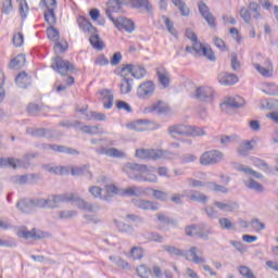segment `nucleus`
<instances>
[{"label": "nucleus", "mask_w": 278, "mask_h": 278, "mask_svg": "<svg viewBox=\"0 0 278 278\" xmlns=\"http://www.w3.org/2000/svg\"><path fill=\"white\" fill-rule=\"evenodd\" d=\"M33 210H55L60 207V203H72L76 205L78 210H86V212H92V204L86 202L79 195L75 193H62L52 194L47 199L43 198H31Z\"/></svg>", "instance_id": "1"}, {"label": "nucleus", "mask_w": 278, "mask_h": 278, "mask_svg": "<svg viewBox=\"0 0 278 278\" xmlns=\"http://www.w3.org/2000/svg\"><path fill=\"white\" fill-rule=\"evenodd\" d=\"M129 179L135 181H149L150 184H157V175L146 164L126 163L124 166Z\"/></svg>", "instance_id": "2"}, {"label": "nucleus", "mask_w": 278, "mask_h": 278, "mask_svg": "<svg viewBox=\"0 0 278 278\" xmlns=\"http://www.w3.org/2000/svg\"><path fill=\"white\" fill-rule=\"evenodd\" d=\"M177 155L176 153L163 150V149H137L135 157H138V160H173V157Z\"/></svg>", "instance_id": "3"}, {"label": "nucleus", "mask_w": 278, "mask_h": 278, "mask_svg": "<svg viewBox=\"0 0 278 278\" xmlns=\"http://www.w3.org/2000/svg\"><path fill=\"white\" fill-rule=\"evenodd\" d=\"M167 134L175 138V136H186L187 138H197L198 136H205V130L198 126H188L184 124L172 125L167 128Z\"/></svg>", "instance_id": "4"}, {"label": "nucleus", "mask_w": 278, "mask_h": 278, "mask_svg": "<svg viewBox=\"0 0 278 278\" xmlns=\"http://www.w3.org/2000/svg\"><path fill=\"white\" fill-rule=\"evenodd\" d=\"M164 251L169 253V255H176L178 257H186L188 262H193V264H205V257L197 255V247H191L189 250L190 257H188L182 250L178 249L177 247L173 245H163Z\"/></svg>", "instance_id": "5"}, {"label": "nucleus", "mask_w": 278, "mask_h": 278, "mask_svg": "<svg viewBox=\"0 0 278 278\" xmlns=\"http://www.w3.org/2000/svg\"><path fill=\"white\" fill-rule=\"evenodd\" d=\"M185 232L186 236H188L189 238H194V236H198V238H201V240H210V236H212L213 231H212V227H210L207 224L205 223H201V224H192L189 226L185 227Z\"/></svg>", "instance_id": "6"}, {"label": "nucleus", "mask_w": 278, "mask_h": 278, "mask_svg": "<svg viewBox=\"0 0 278 278\" xmlns=\"http://www.w3.org/2000/svg\"><path fill=\"white\" fill-rule=\"evenodd\" d=\"M51 68L62 76L68 75V73H77V67L70 61L62 59L60 55L52 59Z\"/></svg>", "instance_id": "7"}, {"label": "nucleus", "mask_w": 278, "mask_h": 278, "mask_svg": "<svg viewBox=\"0 0 278 278\" xmlns=\"http://www.w3.org/2000/svg\"><path fill=\"white\" fill-rule=\"evenodd\" d=\"M225 160V154L219 150H211L204 152L200 156V164L202 166H214V164H220Z\"/></svg>", "instance_id": "8"}, {"label": "nucleus", "mask_w": 278, "mask_h": 278, "mask_svg": "<svg viewBox=\"0 0 278 278\" xmlns=\"http://www.w3.org/2000/svg\"><path fill=\"white\" fill-rule=\"evenodd\" d=\"M40 5H45L47 11H45V21L48 25H55L58 23V17L55 16V8H58V1L55 0H41Z\"/></svg>", "instance_id": "9"}, {"label": "nucleus", "mask_w": 278, "mask_h": 278, "mask_svg": "<svg viewBox=\"0 0 278 278\" xmlns=\"http://www.w3.org/2000/svg\"><path fill=\"white\" fill-rule=\"evenodd\" d=\"M51 232L43 231L37 228H33L31 230H18L17 237L24 238V240H29V238H33V240H45L47 238H51Z\"/></svg>", "instance_id": "10"}, {"label": "nucleus", "mask_w": 278, "mask_h": 278, "mask_svg": "<svg viewBox=\"0 0 278 278\" xmlns=\"http://www.w3.org/2000/svg\"><path fill=\"white\" fill-rule=\"evenodd\" d=\"M155 93V84L153 80H147L139 85L137 88V97L139 99H151Z\"/></svg>", "instance_id": "11"}, {"label": "nucleus", "mask_w": 278, "mask_h": 278, "mask_svg": "<svg viewBox=\"0 0 278 278\" xmlns=\"http://www.w3.org/2000/svg\"><path fill=\"white\" fill-rule=\"evenodd\" d=\"M125 4H127V1L125 0H109L106 3L108 8L105 10L108 18H110V21L116 20V17H114V14H118V12H121V10L123 9V5Z\"/></svg>", "instance_id": "12"}, {"label": "nucleus", "mask_w": 278, "mask_h": 278, "mask_svg": "<svg viewBox=\"0 0 278 278\" xmlns=\"http://www.w3.org/2000/svg\"><path fill=\"white\" fill-rule=\"evenodd\" d=\"M198 8H199L200 14L202 15V18L206 21L207 25L212 29H216V17H214L212 12L210 11V7H207V4H205L204 2H200Z\"/></svg>", "instance_id": "13"}, {"label": "nucleus", "mask_w": 278, "mask_h": 278, "mask_svg": "<svg viewBox=\"0 0 278 278\" xmlns=\"http://www.w3.org/2000/svg\"><path fill=\"white\" fill-rule=\"evenodd\" d=\"M193 97L198 99V101L210 103L214 99V90L210 87H198Z\"/></svg>", "instance_id": "14"}, {"label": "nucleus", "mask_w": 278, "mask_h": 278, "mask_svg": "<svg viewBox=\"0 0 278 278\" xmlns=\"http://www.w3.org/2000/svg\"><path fill=\"white\" fill-rule=\"evenodd\" d=\"M135 131H147L153 129H160V125L150 119H138L132 124Z\"/></svg>", "instance_id": "15"}, {"label": "nucleus", "mask_w": 278, "mask_h": 278, "mask_svg": "<svg viewBox=\"0 0 278 278\" xmlns=\"http://www.w3.org/2000/svg\"><path fill=\"white\" fill-rule=\"evenodd\" d=\"M112 23L117 29H125V31H128V34H131V31L136 29V24L134 23V21L127 17L119 16L112 21Z\"/></svg>", "instance_id": "16"}, {"label": "nucleus", "mask_w": 278, "mask_h": 278, "mask_svg": "<svg viewBox=\"0 0 278 278\" xmlns=\"http://www.w3.org/2000/svg\"><path fill=\"white\" fill-rule=\"evenodd\" d=\"M128 72L135 79H142L147 76V70L142 65L126 64L122 67V73Z\"/></svg>", "instance_id": "17"}, {"label": "nucleus", "mask_w": 278, "mask_h": 278, "mask_svg": "<svg viewBox=\"0 0 278 278\" xmlns=\"http://www.w3.org/2000/svg\"><path fill=\"white\" fill-rule=\"evenodd\" d=\"M41 147L45 151L51 150V151H55L56 153H67V155H79L78 150L73 149V148H68L66 146L43 143Z\"/></svg>", "instance_id": "18"}, {"label": "nucleus", "mask_w": 278, "mask_h": 278, "mask_svg": "<svg viewBox=\"0 0 278 278\" xmlns=\"http://www.w3.org/2000/svg\"><path fill=\"white\" fill-rule=\"evenodd\" d=\"M218 83L222 86H236L238 81H240V78L236 74L227 73V72H222L217 76Z\"/></svg>", "instance_id": "19"}, {"label": "nucleus", "mask_w": 278, "mask_h": 278, "mask_svg": "<svg viewBox=\"0 0 278 278\" xmlns=\"http://www.w3.org/2000/svg\"><path fill=\"white\" fill-rule=\"evenodd\" d=\"M132 203L139 210H144V211L150 210L151 212H157V210H160V203L153 202L150 200L138 199V200H132Z\"/></svg>", "instance_id": "20"}, {"label": "nucleus", "mask_w": 278, "mask_h": 278, "mask_svg": "<svg viewBox=\"0 0 278 278\" xmlns=\"http://www.w3.org/2000/svg\"><path fill=\"white\" fill-rule=\"evenodd\" d=\"M232 166L233 169L238 170L239 173H244V175H249L250 177H254L255 179H264V175H262V173L256 172L244 164L232 163Z\"/></svg>", "instance_id": "21"}, {"label": "nucleus", "mask_w": 278, "mask_h": 278, "mask_svg": "<svg viewBox=\"0 0 278 278\" xmlns=\"http://www.w3.org/2000/svg\"><path fill=\"white\" fill-rule=\"evenodd\" d=\"M96 153L98 155H108V157H117V159L125 157V152H123L116 148L100 147V148L96 149Z\"/></svg>", "instance_id": "22"}, {"label": "nucleus", "mask_w": 278, "mask_h": 278, "mask_svg": "<svg viewBox=\"0 0 278 278\" xmlns=\"http://www.w3.org/2000/svg\"><path fill=\"white\" fill-rule=\"evenodd\" d=\"M16 207L22 212V214H34V212H36L34 210L31 198L20 199L16 203Z\"/></svg>", "instance_id": "23"}, {"label": "nucleus", "mask_w": 278, "mask_h": 278, "mask_svg": "<svg viewBox=\"0 0 278 278\" xmlns=\"http://www.w3.org/2000/svg\"><path fill=\"white\" fill-rule=\"evenodd\" d=\"M214 205L222 212H236V210H240V204H238V202L236 201H228L226 203L220 201H215Z\"/></svg>", "instance_id": "24"}, {"label": "nucleus", "mask_w": 278, "mask_h": 278, "mask_svg": "<svg viewBox=\"0 0 278 278\" xmlns=\"http://www.w3.org/2000/svg\"><path fill=\"white\" fill-rule=\"evenodd\" d=\"M71 175L73 177H88L89 179H92V172H90V164L83 165L80 167H72Z\"/></svg>", "instance_id": "25"}, {"label": "nucleus", "mask_w": 278, "mask_h": 278, "mask_svg": "<svg viewBox=\"0 0 278 278\" xmlns=\"http://www.w3.org/2000/svg\"><path fill=\"white\" fill-rule=\"evenodd\" d=\"M15 84L25 90L31 86V76H28L27 72H22L15 77Z\"/></svg>", "instance_id": "26"}, {"label": "nucleus", "mask_w": 278, "mask_h": 278, "mask_svg": "<svg viewBox=\"0 0 278 278\" xmlns=\"http://www.w3.org/2000/svg\"><path fill=\"white\" fill-rule=\"evenodd\" d=\"M244 106V99L240 96L235 98H228L223 104L222 108H231L232 110H238Z\"/></svg>", "instance_id": "27"}, {"label": "nucleus", "mask_w": 278, "mask_h": 278, "mask_svg": "<svg viewBox=\"0 0 278 278\" xmlns=\"http://www.w3.org/2000/svg\"><path fill=\"white\" fill-rule=\"evenodd\" d=\"M100 94L102 97L103 108L105 110H112L114 105V94H112V90L103 89L102 91H100Z\"/></svg>", "instance_id": "28"}, {"label": "nucleus", "mask_w": 278, "mask_h": 278, "mask_svg": "<svg viewBox=\"0 0 278 278\" xmlns=\"http://www.w3.org/2000/svg\"><path fill=\"white\" fill-rule=\"evenodd\" d=\"M128 3L131 5V8H135L136 10L144 9L146 12L151 14L153 12V5L149 0H128Z\"/></svg>", "instance_id": "29"}, {"label": "nucleus", "mask_w": 278, "mask_h": 278, "mask_svg": "<svg viewBox=\"0 0 278 278\" xmlns=\"http://www.w3.org/2000/svg\"><path fill=\"white\" fill-rule=\"evenodd\" d=\"M156 75L159 77V81L163 88H168L170 86V74L164 67L156 70Z\"/></svg>", "instance_id": "30"}, {"label": "nucleus", "mask_w": 278, "mask_h": 278, "mask_svg": "<svg viewBox=\"0 0 278 278\" xmlns=\"http://www.w3.org/2000/svg\"><path fill=\"white\" fill-rule=\"evenodd\" d=\"M121 77H123L122 84L119 85L121 93L129 94V92H131V89H132L131 84H134V79L127 78V74H124V73L121 74Z\"/></svg>", "instance_id": "31"}, {"label": "nucleus", "mask_w": 278, "mask_h": 278, "mask_svg": "<svg viewBox=\"0 0 278 278\" xmlns=\"http://www.w3.org/2000/svg\"><path fill=\"white\" fill-rule=\"evenodd\" d=\"M89 42L93 49H97L98 51H103L105 49V45L103 43V40H101V37L97 31L90 33Z\"/></svg>", "instance_id": "32"}, {"label": "nucleus", "mask_w": 278, "mask_h": 278, "mask_svg": "<svg viewBox=\"0 0 278 278\" xmlns=\"http://www.w3.org/2000/svg\"><path fill=\"white\" fill-rule=\"evenodd\" d=\"M9 166L10 168H14V170H16V168H29L30 163L29 161H26L25 157L24 159L9 157Z\"/></svg>", "instance_id": "33"}, {"label": "nucleus", "mask_w": 278, "mask_h": 278, "mask_svg": "<svg viewBox=\"0 0 278 278\" xmlns=\"http://www.w3.org/2000/svg\"><path fill=\"white\" fill-rule=\"evenodd\" d=\"M77 23L80 29L87 34H94L97 31V27L92 26V23L88 22L84 16L78 17Z\"/></svg>", "instance_id": "34"}, {"label": "nucleus", "mask_w": 278, "mask_h": 278, "mask_svg": "<svg viewBox=\"0 0 278 278\" xmlns=\"http://www.w3.org/2000/svg\"><path fill=\"white\" fill-rule=\"evenodd\" d=\"M25 54H18L10 61L9 68H11L12 71H18V68H23V66H25Z\"/></svg>", "instance_id": "35"}, {"label": "nucleus", "mask_w": 278, "mask_h": 278, "mask_svg": "<svg viewBox=\"0 0 278 278\" xmlns=\"http://www.w3.org/2000/svg\"><path fill=\"white\" fill-rule=\"evenodd\" d=\"M189 201H194L195 203H207L210 201V198H207L206 194L201 193L197 190H192L191 194L189 195Z\"/></svg>", "instance_id": "36"}, {"label": "nucleus", "mask_w": 278, "mask_h": 278, "mask_svg": "<svg viewBox=\"0 0 278 278\" xmlns=\"http://www.w3.org/2000/svg\"><path fill=\"white\" fill-rule=\"evenodd\" d=\"M253 142L255 143V141L253 140L242 142L238 148L239 155H242V157H247V155H249V151H253L254 149Z\"/></svg>", "instance_id": "37"}, {"label": "nucleus", "mask_w": 278, "mask_h": 278, "mask_svg": "<svg viewBox=\"0 0 278 278\" xmlns=\"http://www.w3.org/2000/svg\"><path fill=\"white\" fill-rule=\"evenodd\" d=\"M245 188H249V190H254L255 192L262 193L264 192V185L260 184L253 178H250L248 181L244 182Z\"/></svg>", "instance_id": "38"}, {"label": "nucleus", "mask_w": 278, "mask_h": 278, "mask_svg": "<svg viewBox=\"0 0 278 278\" xmlns=\"http://www.w3.org/2000/svg\"><path fill=\"white\" fill-rule=\"evenodd\" d=\"M157 220L163 225H170L172 227H177L179 224L177 219L166 216L164 213H159L156 215Z\"/></svg>", "instance_id": "39"}, {"label": "nucleus", "mask_w": 278, "mask_h": 278, "mask_svg": "<svg viewBox=\"0 0 278 278\" xmlns=\"http://www.w3.org/2000/svg\"><path fill=\"white\" fill-rule=\"evenodd\" d=\"M50 26L47 28V36L49 40H52V42H58L60 40V30L58 28H54L53 25L55 24H49Z\"/></svg>", "instance_id": "40"}, {"label": "nucleus", "mask_w": 278, "mask_h": 278, "mask_svg": "<svg viewBox=\"0 0 278 278\" xmlns=\"http://www.w3.org/2000/svg\"><path fill=\"white\" fill-rule=\"evenodd\" d=\"M207 190L211 192H222V194H227L229 192V189L227 187L218 185L214 181L207 182Z\"/></svg>", "instance_id": "41"}, {"label": "nucleus", "mask_w": 278, "mask_h": 278, "mask_svg": "<svg viewBox=\"0 0 278 278\" xmlns=\"http://www.w3.org/2000/svg\"><path fill=\"white\" fill-rule=\"evenodd\" d=\"M146 112H157V114H166L168 112V106L163 105L162 101H159L151 108L146 109Z\"/></svg>", "instance_id": "42"}, {"label": "nucleus", "mask_w": 278, "mask_h": 278, "mask_svg": "<svg viewBox=\"0 0 278 278\" xmlns=\"http://www.w3.org/2000/svg\"><path fill=\"white\" fill-rule=\"evenodd\" d=\"M219 227L226 229L227 231H236V225L229 220L227 217H222L218 219Z\"/></svg>", "instance_id": "43"}, {"label": "nucleus", "mask_w": 278, "mask_h": 278, "mask_svg": "<svg viewBox=\"0 0 278 278\" xmlns=\"http://www.w3.org/2000/svg\"><path fill=\"white\" fill-rule=\"evenodd\" d=\"M253 163L256 168H261L262 170H264V173H273V167H270V165H268L266 161L262 159H254Z\"/></svg>", "instance_id": "44"}, {"label": "nucleus", "mask_w": 278, "mask_h": 278, "mask_svg": "<svg viewBox=\"0 0 278 278\" xmlns=\"http://www.w3.org/2000/svg\"><path fill=\"white\" fill-rule=\"evenodd\" d=\"M152 192V197L156 199V201H162L166 203L168 201V193L166 191L157 190V189H150Z\"/></svg>", "instance_id": "45"}, {"label": "nucleus", "mask_w": 278, "mask_h": 278, "mask_svg": "<svg viewBox=\"0 0 278 278\" xmlns=\"http://www.w3.org/2000/svg\"><path fill=\"white\" fill-rule=\"evenodd\" d=\"M118 231L122 233H134V226L125 224L123 222L114 220Z\"/></svg>", "instance_id": "46"}, {"label": "nucleus", "mask_w": 278, "mask_h": 278, "mask_svg": "<svg viewBox=\"0 0 278 278\" xmlns=\"http://www.w3.org/2000/svg\"><path fill=\"white\" fill-rule=\"evenodd\" d=\"M239 274L243 277V278H257L255 276V274H253V270L250 269L249 266H244V265H240L238 267Z\"/></svg>", "instance_id": "47"}, {"label": "nucleus", "mask_w": 278, "mask_h": 278, "mask_svg": "<svg viewBox=\"0 0 278 278\" xmlns=\"http://www.w3.org/2000/svg\"><path fill=\"white\" fill-rule=\"evenodd\" d=\"M26 134L33 136V138H43L45 137V128H26Z\"/></svg>", "instance_id": "48"}, {"label": "nucleus", "mask_w": 278, "mask_h": 278, "mask_svg": "<svg viewBox=\"0 0 278 278\" xmlns=\"http://www.w3.org/2000/svg\"><path fill=\"white\" fill-rule=\"evenodd\" d=\"M60 126L65 127L66 129H71V128L79 129V127H81V122L65 119L63 122H60Z\"/></svg>", "instance_id": "49"}, {"label": "nucleus", "mask_w": 278, "mask_h": 278, "mask_svg": "<svg viewBox=\"0 0 278 278\" xmlns=\"http://www.w3.org/2000/svg\"><path fill=\"white\" fill-rule=\"evenodd\" d=\"M249 9H250V12H253L254 15L253 17L254 18H262V13L260 12V10H262V7L260 4H257V2L255 1H251L249 3Z\"/></svg>", "instance_id": "50"}, {"label": "nucleus", "mask_w": 278, "mask_h": 278, "mask_svg": "<svg viewBox=\"0 0 278 278\" xmlns=\"http://www.w3.org/2000/svg\"><path fill=\"white\" fill-rule=\"evenodd\" d=\"M105 114L97 111H91L90 113L86 114V121H105Z\"/></svg>", "instance_id": "51"}, {"label": "nucleus", "mask_w": 278, "mask_h": 278, "mask_svg": "<svg viewBox=\"0 0 278 278\" xmlns=\"http://www.w3.org/2000/svg\"><path fill=\"white\" fill-rule=\"evenodd\" d=\"M137 273L141 278H149L151 277V275H153L151 268L147 267L146 265H140L139 267H137Z\"/></svg>", "instance_id": "52"}, {"label": "nucleus", "mask_w": 278, "mask_h": 278, "mask_svg": "<svg viewBox=\"0 0 278 278\" xmlns=\"http://www.w3.org/2000/svg\"><path fill=\"white\" fill-rule=\"evenodd\" d=\"M78 129H80V131H83V134H89V136H96L97 134H99V126H80Z\"/></svg>", "instance_id": "53"}, {"label": "nucleus", "mask_w": 278, "mask_h": 278, "mask_svg": "<svg viewBox=\"0 0 278 278\" xmlns=\"http://www.w3.org/2000/svg\"><path fill=\"white\" fill-rule=\"evenodd\" d=\"M203 211L206 214L207 218H210L211 220L218 218V211H216L214 206L212 205L205 206Z\"/></svg>", "instance_id": "54"}, {"label": "nucleus", "mask_w": 278, "mask_h": 278, "mask_svg": "<svg viewBox=\"0 0 278 278\" xmlns=\"http://www.w3.org/2000/svg\"><path fill=\"white\" fill-rule=\"evenodd\" d=\"M163 21L165 23L166 29L172 36H177V30H175V24L170 18H168L166 15H163Z\"/></svg>", "instance_id": "55"}, {"label": "nucleus", "mask_w": 278, "mask_h": 278, "mask_svg": "<svg viewBox=\"0 0 278 278\" xmlns=\"http://www.w3.org/2000/svg\"><path fill=\"white\" fill-rule=\"evenodd\" d=\"M193 42V55H195V58L201 56V54L203 53V49H205L206 47L203 46V43H201V41H199V39H197Z\"/></svg>", "instance_id": "56"}, {"label": "nucleus", "mask_w": 278, "mask_h": 278, "mask_svg": "<svg viewBox=\"0 0 278 278\" xmlns=\"http://www.w3.org/2000/svg\"><path fill=\"white\" fill-rule=\"evenodd\" d=\"M75 216H77V211H75V210L61 211L59 213V218L61 220L68 219V218H75Z\"/></svg>", "instance_id": "57"}, {"label": "nucleus", "mask_w": 278, "mask_h": 278, "mask_svg": "<svg viewBox=\"0 0 278 278\" xmlns=\"http://www.w3.org/2000/svg\"><path fill=\"white\" fill-rule=\"evenodd\" d=\"M42 110V106L36 104V103H29L27 106V112L30 114V116H38V113H40Z\"/></svg>", "instance_id": "58"}, {"label": "nucleus", "mask_w": 278, "mask_h": 278, "mask_svg": "<svg viewBox=\"0 0 278 278\" xmlns=\"http://www.w3.org/2000/svg\"><path fill=\"white\" fill-rule=\"evenodd\" d=\"M265 94H269V97H277L278 94V86L275 84H267V88L263 90Z\"/></svg>", "instance_id": "59"}, {"label": "nucleus", "mask_w": 278, "mask_h": 278, "mask_svg": "<svg viewBox=\"0 0 278 278\" xmlns=\"http://www.w3.org/2000/svg\"><path fill=\"white\" fill-rule=\"evenodd\" d=\"M121 197H140V193L136 191V187H129L127 189H122Z\"/></svg>", "instance_id": "60"}, {"label": "nucleus", "mask_w": 278, "mask_h": 278, "mask_svg": "<svg viewBox=\"0 0 278 278\" xmlns=\"http://www.w3.org/2000/svg\"><path fill=\"white\" fill-rule=\"evenodd\" d=\"M230 66H231L232 71H235L236 73H238V71H240L241 64H240V61L238 60V54H236V53L231 54Z\"/></svg>", "instance_id": "61"}, {"label": "nucleus", "mask_w": 278, "mask_h": 278, "mask_svg": "<svg viewBox=\"0 0 278 278\" xmlns=\"http://www.w3.org/2000/svg\"><path fill=\"white\" fill-rule=\"evenodd\" d=\"M117 110H125V112L131 113L132 109L131 105H129V103L123 101V100H117L115 103Z\"/></svg>", "instance_id": "62"}, {"label": "nucleus", "mask_w": 278, "mask_h": 278, "mask_svg": "<svg viewBox=\"0 0 278 278\" xmlns=\"http://www.w3.org/2000/svg\"><path fill=\"white\" fill-rule=\"evenodd\" d=\"M202 55L210 60V62H216V54H214V50L212 48L203 49Z\"/></svg>", "instance_id": "63"}, {"label": "nucleus", "mask_w": 278, "mask_h": 278, "mask_svg": "<svg viewBox=\"0 0 278 278\" xmlns=\"http://www.w3.org/2000/svg\"><path fill=\"white\" fill-rule=\"evenodd\" d=\"M23 42H25V37L23 36V33H18L13 36L14 47H23Z\"/></svg>", "instance_id": "64"}]
</instances>
